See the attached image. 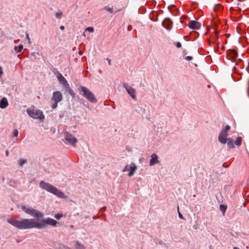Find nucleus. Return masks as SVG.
Returning <instances> with one entry per match:
<instances>
[{"instance_id":"obj_19","label":"nucleus","mask_w":249,"mask_h":249,"mask_svg":"<svg viewBox=\"0 0 249 249\" xmlns=\"http://www.w3.org/2000/svg\"><path fill=\"white\" fill-rule=\"evenodd\" d=\"M241 142H242V137H238L236 139V141L235 142V144L237 146H240L241 144Z\"/></svg>"},{"instance_id":"obj_12","label":"nucleus","mask_w":249,"mask_h":249,"mask_svg":"<svg viewBox=\"0 0 249 249\" xmlns=\"http://www.w3.org/2000/svg\"><path fill=\"white\" fill-rule=\"evenodd\" d=\"M164 28L168 30H170L172 27V22L169 18H166L162 23Z\"/></svg>"},{"instance_id":"obj_24","label":"nucleus","mask_w":249,"mask_h":249,"mask_svg":"<svg viewBox=\"0 0 249 249\" xmlns=\"http://www.w3.org/2000/svg\"><path fill=\"white\" fill-rule=\"evenodd\" d=\"M62 216L63 215L61 213H57L54 215V217L57 219H60Z\"/></svg>"},{"instance_id":"obj_25","label":"nucleus","mask_w":249,"mask_h":249,"mask_svg":"<svg viewBox=\"0 0 249 249\" xmlns=\"http://www.w3.org/2000/svg\"><path fill=\"white\" fill-rule=\"evenodd\" d=\"M86 31H88L89 32L92 33L94 32V28L92 27H89L86 29Z\"/></svg>"},{"instance_id":"obj_7","label":"nucleus","mask_w":249,"mask_h":249,"mask_svg":"<svg viewBox=\"0 0 249 249\" xmlns=\"http://www.w3.org/2000/svg\"><path fill=\"white\" fill-rule=\"evenodd\" d=\"M65 139L68 142L73 146H75L77 142V139L68 132L65 134Z\"/></svg>"},{"instance_id":"obj_20","label":"nucleus","mask_w":249,"mask_h":249,"mask_svg":"<svg viewBox=\"0 0 249 249\" xmlns=\"http://www.w3.org/2000/svg\"><path fill=\"white\" fill-rule=\"evenodd\" d=\"M226 209H227V206L223 205H220V210L223 213H225Z\"/></svg>"},{"instance_id":"obj_21","label":"nucleus","mask_w":249,"mask_h":249,"mask_svg":"<svg viewBox=\"0 0 249 249\" xmlns=\"http://www.w3.org/2000/svg\"><path fill=\"white\" fill-rule=\"evenodd\" d=\"M104 8L106 10L108 11L110 13H113L114 12L113 8H111L108 6H105Z\"/></svg>"},{"instance_id":"obj_3","label":"nucleus","mask_w":249,"mask_h":249,"mask_svg":"<svg viewBox=\"0 0 249 249\" xmlns=\"http://www.w3.org/2000/svg\"><path fill=\"white\" fill-rule=\"evenodd\" d=\"M79 91L81 92L82 95L86 98L89 102L92 103H96L97 100L94 94L89 90L87 88L84 86H81L79 88Z\"/></svg>"},{"instance_id":"obj_18","label":"nucleus","mask_w":249,"mask_h":249,"mask_svg":"<svg viewBox=\"0 0 249 249\" xmlns=\"http://www.w3.org/2000/svg\"><path fill=\"white\" fill-rule=\"evenodd\" d=\"M23 48V46L22 45H20L18 46H15L14 47L15 50L18 53L21 52V51L22 50Z\"/></svg>"},{"instance_id":"obj_39","label":"nucleus","mask_w":249,"mask_h":249,"mask_svg":"<svg viewBox=\"0 0 249 249\" xmlns=\"http://www.w3.org/2000/svg\"><path fill=\"white\" fill-rule=\"evenodd\" d=\"M248 85L249 86L248 89V92H249V80L248 81ZM248 94H249V93H248Z\"/></svg>"},{"instance_id":"obj_36","label":"nucleus","mask_w":249,"mask_h":249,"mask_svg":"<svg viewBox=\"0 0 249 249\" xmlns=\"http://www.w3.org/2000/svg\"><path fill=\"white\" fill-rule=\"evenodd\" d=\"M3 73V71H2V68L0 66V76H1Z\"/></svg>"},{"instance_id":"obj_32","label":"nucleus","mask_w":249,"mask_h":249,"mask_svg":"<svg viewBox=\"0 0 249 249\" xmlns=\"http://www.w3.org/2000/svg\"><path fill=\"white\" fill-rule=\"evenodd\" d=\"M176 45L177 48H180L181 47V44L179 42H177Z\"/></svg>"},{"instance_id":"obj_29","label":"nucleus","mask_w":249,"mask_h":249,"mask_svg":"<svg viewBox=\"0 0 249 249\" xmlns=\"http://www.w3.org/2000/svg\"><path fill=\"white\" fill-rule=\"evenodd\" d=\"M18 132L17 129H15L13 131V135L14 137H17L18 136Z\"/></svg>"},{"instance_id":"obj_16","label":"nucleus","mask_w":249,"mask_h":249,"mask_svg":"<svg viewBox=\"0 0 249 249\" xmlns=\"http://www.w3.org/2000/svg\"><path fill=\"white\" fill-rule=\"evenodd\" d=\"M75 249H85L86 247L84 245L81 244L79 242L77 241L75 245Z\"/></svg>"},{"instance_id":"obj_43","label":"nucleus","mask_w":249,"mask_h":249,"mask_svg":"<svg viewBox=\"0 0 249 249\" xmlns=\"http://www.w3.org/2000/svg\"><path fill=\"white\" fill-rule=\"evenodd\" d=\"M67 249V248H66L65 249Z\"/></svg>"},{"instance_id":"obj_11","label":"nucleus","mask_w":249,"mask_h":249,"mask_svg":"<svg viewBox=\"0 0 249 249\" xmlns=\"http://www.w3.org/2000/svg\"><path fill=\"white\" fill-rule=\"evenodd\" d=\"M159 162V161L158 160V156L156 154H152L149 161V165L151 166Z\"/></svg>"},{"instance_id":"obj_38","label":"nucleus","mask_w":249,"mask_h":249,"mask_svg":"<svg viewBox=\"0 0 249 249\" xmlns=\"http://www.w3.org/2000/svg\"><path fill=\"white\" fill-rule=\"evenodd\" d=\"M60 29L61 30H63L64 29H65V27L64 26L62 25L60 27Z\"/></svg>"},{"instance_id":"obj_23","label":"nucleus","mask_w":249,"mask_h":249,"mask_svg":"<svg viewBox=\"0 0 249 249\" xmlns=\"http://www.w3.org/2000/svg\"><path fill=\"white\" fill-rule=\"evenodd\" d=\"M230 126L229 125H226L225 128L222 130V132L224 133H227V132L230 129Z\"/></svg>"},{"instance_id":"obj_27","label":"nucleus","mask_w":249,"mask_h":249,"mask_svg":"<svg viewBox=\"0 0 249 249\" xmlns=\"http://www.w3.org/2000/svg\"><path fill=\"white\" fill-rule=\"evenodd\" d=\"M63 86L67 89V90L71 89L69 84L67 82V83H64L63 84Z\"/></svg>"},{"instance_id":"obj_1","label":"nucleus","mask_w":249,"mask_h":249,"mask_svg":"<svg viewBox=\"0 0 249 249\" xmlns=\"http://www.w3.org/2000/svg\"><path fill=\"white\" fill-rule=\"evenodd\" d=\"M7 222L19 230H28L32 229H43L48 225L56 227L57 222L51 218L48 217L38 221L35 218H20L16 220L12 218L7 219Z\"/></svg>"},{"instance_id":"obj_31","label":"nucleus","mask_w":249,"mask_h":249,"mask_svg":"<svg viewBox=\"0 0 249 249\" xmlns=\"http://www.w3.org/2000/svg\"><path fill=\"white\" fill-rule=\"evenodd\" d=\"M193 57L191 56H187L186 57L185 59L187 61H190L192 60Z\"/></svg>"},{"instance_id":"obj_10","label":"nucleus","mask_w":249,"mask_h":249,"mask_svg":"<svg viewBox=\"0 0 249 249\" xmlns=\"http://www.w3.org/2000/svg\"><path fill=\"white\" fill-rule=\"evenodd\" d=\"M228 136L227 133H224L222 131L221 132L219 137L218 141L223 144H225L227 142L228 139L227 137Z\"/></svg>"},{"instance_id":"obj_26","label":"nucleus","mask_w":249,"mask_h":249,"mask_svg":"<svg viewBox=\"0 0 249 249\" xmlns=\"http://www.w3.org/2000/svg\"><path fill=\"white\" fill-rule=\"evenodd\" d=\"M63 15V13L62 12H57L55 14V16L56 18H60Z\"/></svg>"},{"instance_id":"obj_9","label":"nucleus","mask_w":249,"mask_h":249,"mask_svg":"<svg viewBox=\"0 0 249 249\" xmlns=\"http://www.w3.org/2000/svg\"><path fill=\"white\" fill-rule=\"evenodd\" d=\"M188 26L190 29L197 30L200 28V23L195 20H191L188 23Z\"/></svg>"},{"instance_id":"obj_40","label":"nucleus","mask_w":249,"mask_h":249,"mask_svg":"<svg viewBox=\"0 0 249 249\" xmlns=\"http://www.w3.org/2000/svg\"><path fill=\"white\" fill-rule=\"evenodd\" d=\"M36 53H31V55L32 56H35Z\"/></svg>"},{"instance_id":"obj_35","label":"nucleus","mask_w":249,"mask_h":249,"mask_svg":"<svg viewBox=\"0 0 249 249\" xmlns=\"http://www.w3.org/2000/svg\"><path fill=\"white\" fill-rule=\"evenodd\" d=\"M129 167L128 166V165H126L124 169L123 170V172H125V171L128 170Z\"/></svg>"},{"instance_id":"obj_34","label":"nucleus","mask_w":249,"mask_h":249,"mask_svg":"<svg viewBox=\"0 0 249 249\" xmlns=\"http://www.w3.org/2000/svg\"><path fill=\"white\" fill-rule=\"evenodd\" d=\"M178 216L180 219H183L182 215L180 213L179 211V208H178Z\"/></svg>"},{"instance_id":"obj_13","label":"nucleus","mask_w":249,"mask_h":249,"mask_svg":"<svg viewBox=\"0 0 249 249\" xmlns=\"http://www.w3.org/2000/svg\"><path fill=\"white\" fill-rule=\"evenodd\" d=\"M129 169L130 170V171L129 172L128 176L129 177H131L134 175V173L135 172L137 169V167L135 163H132L130 166L129 167Z\"/></svg>"},{"instance_id":"obj_15","label":"nucleus","mask_w":249,"mask_h":249,"mask_svg":"<svg viewBox=\"0 0 249 249\" xmlns=\"http://www.w3.org/2000/svg\"><path fill=\"white\" fill-rule=\"evenodd\" d=\"M57 78L62 84H63L64 83H67V80L60 73H58Z\"/></svg>"},{"instance_id":"obj_5","label":"nucleus","mask_w":249,"mask_h":249,"mask_svg":"<svg viewBox=\"0 0 249 249\" xmlns=\"http://www.w3.org/2000/svg\"><path fill=\"white\" fill-rule=\"evenodd\" d=\"M21 209L26 213L36 218H42L44 216V214L42 213L31 207H28L26 206L22 205Z\"/></svg>"},{"instance_id":"obj_22","label":"nucleus","mask_w":249,"mask_h":249,"mask_svg":"<svg viewBox=\"0 0 249 249\" xmlns=\"http://www.w3.org/2000/svg\"><path fill=\"white\" fill-rule=\"evenodd\" d=\"M26 162V160L20 159L18 161L19 166L22 167L23 165Z\"/></svg>"},{"instance_id":"obj_28","label":"nucleus","mask_w":249,"mask_h":249,"mask_svg":"<svg viewBox=\"0 0 249 249\" xmlns=\"http://www.w3.org/2000/svg\"><path fill=\"white\" fill-rule=\"evenodd\" d=\"M232 56H233V57H237L238 53H237V52H236L234 50H233V51H232Z\"/></svg>"},{"instance_id":"obj_2","label":"nucleus","mask_w":249,"mask_h":249,"mask_svg":"<svg viewBox=\"0 0 249 249\" xmlns=\"http://www.w3.org/2000/svg\"><path fill=\"white\" fill-rule=\"evenodd\" d=\"M39 186L43 189L46 190L47 191L56 196H57L61 198H66L67 196L65 194L59 190L55 187L53 185L45 182L44 181H41L39 183Z\"/></svg>"},{"instance_id":"obj_4","label":"nucleus","mask_w":249,"mask_h":249,"mask_svg":"<svg viewBox=\"0 0 249 249\" xmlns=\"http://www.w3.org/2000/svg\"><path fill=\"white\" fill-rule=\"evenodd\" d=\"M27 112L28 115L35 119H39L42 120L44 119V115L43 112L36 108H29L27 109Z\"/></svg>"},{"instance_id":"obj_8","label":"nucleus","mask_w":249,"mask_h":249,"mask_svg":"<svg viewBox=\"0 0 249 249\" xmlns=\"http://www.w3.org/2000/svg\"><path fill=\"white\" fill-rule=\"evenodd\" d=\"M123 87L125 88L127 93L130 95L131 98L134 100H136L135 89L131 87L128 86V85L125 83L123 84Z\"/></svg>"},{"instance_id":"obj_6","label":"nucleus","mask_w":249,"mask_h":249,"mask_svg":"<svg viewBox=\"0 0 249 249\" xmlns=\"http://www.w3.org/2000/svg\"><path fill=\"white\" fill-rule=\"evenodd\" d=\"M62 99L63 95L60 91H56L53 92V96L51 98V101L52 102V107L53 109L56 108L58 103L61 101Z\"/></svg>"},{"instance_id":"obj_42","label":"nucleus","mask_w":249,"mask_h":249,"mask_svg":"<svg viewBox=\"0 0 249 249\" xmlns=\"http://www.w3.org/2000/svg\"><path fill=\"white\" fill-rule=\"evenodd\" d=\"M233 249H239L237 247H233Z\"/></svg>"},{"instance_id":"obj_14","label":"nucleus","mask_w":249,"mask_h":249,"mask_svg":"<svg viewBox=\"0 0 249 249\" xmlns=\"http://www.w3.org/2000/svg\"><path fill=\"white\" fill-rule=\"evenodd\" d=\"M8 105V102L6 98H3L0 101V107L1 108H5Z\"/></svg>"},{"instance_id":"obj_17","label":"nucleus","mask_w":249,"mask_h":249,"mask_svg":"<svg viewBox=\"0 0 249 249\" xmlns=\"http://www.w3.org/2000/svg\"><path fill=\"white\" fill-rule=\"evenodd\" d=\"M227 146L229 148H233L234 147V143L232 140L228 139Z\"/></svg>"},{"instance_id":"obj_30","label":"nucleus","mask_w":249,"mask_h":249,"mask_svg":"<svg viewBox=\"0 0 249 249\" xmlns=\"http://www.w3.org/2000/svg\"><path fill=\"white\" fill-rule=\"evenodd\" d=\"M67 91L71 95H73L74 94L73 90L71 88L68 89Z\"/></svg>"},{"instance_id":"obj_41","label":"nucleus","mask_w":249,"mask_h":249,"mask_svg":"<svg viewBox=\"0 0 249 249\" xmlns=\"http://www.w3.org/2000/svg\"><path fill=\"white\" fill-rule=\"evenodd\" d=\"M8 155H9V152L8 150H7L6 151V156H8Z\"/></svg>"},{"instance_id":"obj_37","label":"nucleus","mask_w":249,"mask_h":249,"mask_svg":"<svg viewBox=\"0 0 249 249\" xmlns=\"http://www.w3.org/2000/svg\"><path fill=\"white\" fill-rule=\"evenodd\" d=\"M107 61L108 65H111V60L109 58H107Z\"/></svg>"},{"instance_id":"obj_33","label":"nucleus","mask_w":249,"mask_h":249,"mask_svg":"<svg viewBox=\"0 0 249 249\" xmlns=\"http://www.w3.org/2000/svg\"><path fill=\"white\" fill-rule=\"evenodd\" d=\"M26 39L28 40L29 43H30L31 41H30V38L29 37V36L28 34H26Z\"/></svg>"}]
</instances>
